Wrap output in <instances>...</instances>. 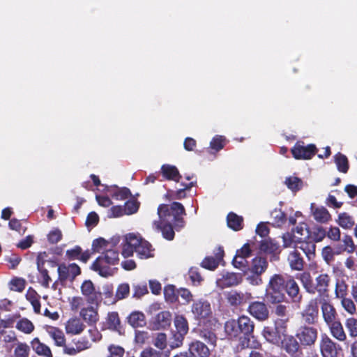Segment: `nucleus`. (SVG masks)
I'll use <instances>...</instances> for the list:
<instances>
[{
    "label": "nucleus",
    "mask_w": 357,
    "mask_h": 357,
    "mask_svg": "<svg viewBox=\"0 0 357 357\" xmlns=\"http://www.w3.org/2000/svg\"><path fill=\"white\" fill-rule=\"evenodd\" d=\"M243 282V275L239 273L225 272L216 280L217 287L221 289L239 285Z\"/></svg>",
    "instance_id": "nucleus-14"
},
{
    "label": "nucleus",
    "mask_w": 357,
    "mask_h": 357,
    "mask_svg": "<svg viewBox=\"0 0 357 357\" xmlns=\"http://www.w3.org/2000/svg\"><path fill=\"white\" fill-rule=\"evenodd\" d=\"M20 317L19 313L8 314L6 319H0V335L6 333L5 329L13 328L16 320Z\"/></svg>",
    "instance_id": "nucleus-45"
},
{
    "label": "nucleus",
    "mask_w": 357,
    "mask_h": 357,
    "mask_svg": "<svg viewBox=\"0 0 357 357\" xmlns=\"http://www.w3.org/2000/svg\"><path fill=\"white\" fill-rule=\"evenodd\" d=\"M108 353L107 357H123L125 350L121 346L110 344L108 347Z\"/></svg>",
    "instance_id": "nucleus-64"
},
{
    "label": "nucleus",
    "mask_w": 357,
    "mask_h": 357,
    "mask_svg": "<svg viewBox=\"0 0 357 357\" xmlns=\"http://www.w3.org/2000/svg\"><path fill=\"white\" fill-rule=\"evenodd\" d=\"M197 184V180L192 181L188 183H181V188L175 190L174 192L172 195V198H175V199H182L186 197V190H189L191 188L195 186Z\"/></svg>",
    "instance_id": "nucleus-50"
},
{
    "label": "nucleus",
    "mask_w": 357,
    "mask_h": 357,
    "mask_svg": "<svg viewBox=\"0 0 357 357\" xmlns=\"http://www.w3.org/2000/svg\"><path fill=\"white\" fill-rule=\"evenodd\" d=\"M342 243L343 245L336 247V254H340L344 252H347L349 254L354 252L356 246L351 236L344 235L342 238Z\"/></svg>",
    "instance_id": "nucleus-40"
},
{
    "label": "nucleus",
    "mask_w": 357,
    "mask_h": 357,
    "mask_svg": "<svg viewBox=\"0 0 357 357\" xmlns=\"http://www.w3.org/2000/svg\"><path fill=\"white\" fill-rule=\"evenodd\" d=\"M334 161L340 172L347 173L349 165L347 156L341 153H338L334 156Z\"/></svg>",
    "instance_id": "nucleus-46"
},
{
    "label": "nucleus",
    "mask_w": 357,
    "mask_h": 357,
    "mask_svg": "<svg viewBox=\"0 0 357 357\" xmlns=\"http://www.w3.org/2000/svg\"><path fill=\"white\" fill-rule=\"evenodd\" d=\"M298 278L306 292L314 294V284L310 273L303 272L300 274Z\"/></svg>",
    "instance_id": "nucleus-42"
},
{
    "label": "nucleus",
    "mask_w": 357,
    "mask_h": 357,
    "mask_svg": "<svg viewBox=\"0 0 357 357\" xmlns=\"http://www.w3.org/2000/svg\"><path fill=\"white\" fill-rule=\"evenodd\" d=\"M287 261L290 268L294 271H301L304 268L305 261L297 249L289 253Z\"/></svg>",
    "instance_id": "nucleus-29"
},
{
    "label": "nucleus",
    "mask_w": 357,
    "mask_h": 357,
    "mask_svg": "<svg viewBox=\"0 0 357 357\" xmlns=\"http://www.w3.org/2000/svg\"><path fill=\"white\" fill-rule=\"evenodd\" d=\"M16 328L26 334L31 333L34 330L33 323L26 318L20 319L15 326Z\"/></svg>",
    "instance_id": "nucleus-57"
},
{
    "label": "nucleus",
    "mask_w": 357,
    "mask_h": 357,
    "mask_svg": "<svg viewBox=\"0 0 357 357\" xmlns=\"http://www.w3.org/2000/svg\"><path fill=\"white\" fill-rule=\"evenodd\" d=\"M247 311L252 317L259 321H266L270 316L268 306L264 301L250 302Z\"/></svg>",
    "instance_id": "nucleus-13"
},
{
    "label": "nucleus",
    "mask_w": 357,
    "mask_h": 357,
    "mask_svg": "<svg viewBox=\"0 0 357 357\" xmlns=\"http://www.w3.org/2000/svg\"><path fill=\"white\" fill-rule=\"evenodd\" d=\"M92 252L89 250L82 251L79 245H75L71 249H68L66 252V258L68 261L79 260L83 263H86L91 258Z\"/></svg>",
    "instance_id": "nucleus-21"
},
{
    "label": "nucleus",
    "mask_w": 357,
    "mask_h": 357,
    "mask_svg": "<svg viewBox=\"0 0 357 357\" xmlns=\"http://www.w3.org/2000/svg\"><path fill=\"white\" fill-rule=\"evenodd\" d=\"M317 149L313 144L305 145L304 142L298 141L291 149L293 157L296 160H310L317 153Z\"/></svg>",
    "instance_id": "nucleus-8"
},
{
    "label": "nucleus",
    "mask_w": 357,
    "mask_h": 357,
    "mask_svg": "<svg viewBox=\"0 0 357 357\" xmlns=\"http://www.w3.org/2000/svg\"><path fill=\"white\" fill-rule=\"evenodd\" d=\"M59 279L61 281H65L69 278L74 280L77 276L81 274L80 267L75 263L66 265L63 263L58 266Z\"/></svg>",
    "instance_id": "nucleus-17"
},
{
    "label": "nucleus",
    "mask_w": 357,
    "mask_h": 357,
    "mask_svg": "<svg viewBox=\"0 0 357 357\" xmlns=\"http://www.w3.org/2000/svg\"><path fill=\"white\" fill-rule=\"evenodd\" d=\"M255 324L247 315H241L238 319H231L225 324V331L230 339H241L242 345L249 347L250 339L254 337Z\"/></svg>",
    "instance_id": "nucleus-2"
},
{
    "label": "nucleus",
    "mask_w": 357,
    "mask_h": 357,
    "mask_svg": "<svg viewBox=\"0 0 357 357\" xmlns=\"http://www.w3.org/2000/svg\"><path fill=\"white\" fill-rule=\"evenodd\" d=\"M268 267V261L266 258L261 257H256L252 260V264L249 269L252 273L257 276H260L266 271Z\"/></svg>",
    "instance_id": "nucleus-32"
},
{
    "label": "nucleus",
    "mask_w": 357,
    "mask_h": 357,
    "mask_svg": "<svg viewBox=\"0 0 357 357\" xmlns=\"http://www.w3.org/2000/svg\"><path fill=\"white\" fill-rule=\"evenodd\" d=\"M31 346L33 350L38 355L44 357H52L50 348L41 342L38 337L34 338L31 342Z\"/></svg>",
    "instance_id": "nucleus-34"
},
{
    "label": "nucleus",
    "mask_w": 357,
    "mask_h": 357,
    "mask_svg": "<svg viewBox=\"0 0 357 357\" xmlns=\"http://www.w3.org/2000/svg\"><path fill=\"white\" fill-rule=\"evenodd\" d=\"M104 326L106 329L121 333L123 326L117 312H109L105 317Z\"/></svg>",
    "instance_id": "nucleus-23"
},
{
    "label": "nucleus",
    "mask_w": 357,
    "mask_h": 357,
    "mask_svg": "<svg viewBox=\"0 0 357 357\" xmlns=\"http://www.w3.org/2000/svg\"><path fill=\"white\" fill-rule=\"evenodd\" d=\"M128 323L133 328L144 327L146 324L144 314L139 311L131 312L127 317Z\"/></svg>",
    "instance_id": "nucleus-33"
},
{
    "label": "nucleus",
    "mask_w": 357,
    "mask_h": 357,
    "mask_svg": "<svg viewBox=\"0 0 357 357\" xmlns=\"http://www.w3.org/2000/svg\"><path fill=\"white\" fill-rule=\"evenodd\" d=\"M311 210L314 219L319 223H327L331 220V215L324 206L315 207L312 204Z\"/></svg>",
    "instance_id": "nucleus-31"
},
{
    "label": "nucleus",
    "mask_w": 357,
    "mask_h": 357,
    "mask_svg": "<svg viewBox=\"0 0 357 357\" xmlns=\"http://www.w3.org/2000/svg\"><path fill=\"white\" fill-rule=\"evenodd\" d=\"M327 326L329 329L330 334L334 339L343 342L347 340V335L340 319L330 324Z\"/></svg>",
    "instance_id": "nucleus-24"
},
{
    "label": "nucleus",
    "mask_w": 357,
    "mask_h": 357,
    "mask_svg": "<svg viewBox=\"0 0 357 357\" xmlns=\"http://www.w3.org/2000/svg\"><path fill=\"white\" fill-rule=\"evenodd\" d=\"M79 314L82 319L90 324H95L99 319L98 310L93 306L82 308Z\"/></svg>",
    "instance_id": "nucleus-35"
},
{
    "label": "nucleus",
    "mask_w": 357,
    "mask_h": 357,
    "mask_svg": "<svg viewBox=\"0 0 357 357\" xmlns=\"http://www.w3.org/2000/svg\"><path fill=\"white\" fill-rule=\"evenodd\" d=\"M162 220H155L153 222V227L158 231H161L163 238L168 241L174 239L175 233L173 229L172 225L170 223L162 224Z\"/></svg>",
    "instance_id": "nucleus-30"
},
{
    "label": "nucleus",
    "mask_w": 357,
    "mask_h": 357,
    "mask_svg": "<svg viewBox=\"0 0 357 357\" xmlns=\"http://www.w3.org/2000/svg\"><path fill=\"white\" fill-rule=\"evenodd\" d=\"M281 348L291 357H303V346L295 335H285L281 341Z\"/></svg>",
    "instance_id": "nucleus-7"
},
{
    "label": "nucleus",
    "mask_w": 357,
    "mask_h": 357,
    "mask_svg": "<svg viewBox=\"0 0 357 357\" xmlns=\"http://www.w3.org/2000/svg\"><path fill=\"white\" fill-rule=\"evenodd\" d=\"M191 311L195 319L199 321L208 318L212 314L211 304L207 301L202 299L198 300L192 304Z\"/></svg>",
    "instance_id": "nucleus-16"
},
{
    "label": "nucleus",
    "mask_w": 357,
    "mask_h": 357,
    "mask_svg": "<svg viewBox=\"0 0 357 357\" xmlns=\"http://www.w3.org/2000/svg\"><path fill=\"white\" fill-rule=\"evenodd\" d=\"M188 354H192L193 357H208L210 351L204 343L195 340L190 344Z\"/></svg>",
    "instance_id": "nucleus-26"
},
{
    "label": "nucleus",
    "mask_w": 357,
    "mask_h": 357,
    "mask_svg": "<svg viewBox=\"0 0 357 357\" xmlns=\"http://www.w3.org/2000/svg\"><path fill=\"white\" fill-rule=\"evenodd\" d=\"M227 226L234 231H240L243 228V218L234 212H230L227 216Z\"/></svg>",
    "instance_id": "nucleus-37"
},
{
    "label": "nucleus",
    "mask_w": 357,
    "mask_h": 357,
    "mask_svg": "<svg viewBox=\"0 0 357 357\" xmlns=\"http://www.w3.org/2000/svg\"><path fill=\"white\" fill-rule=\"evenodd\" d=\"M164 296L167 302L174 303L178 301V289L173 284H167L164 288Z\"/></svg>",
    "instance_id": "nucleus-49"
},
{
    "label": "nucleus",
    "mask_w": 357,
    "mask_h": 357,
    "mask_svg": "<svg viewBox=\"0 0 357 357\" xmlns=\"http://www.w3.org/2000/svg\"><path fill=\"white\" fill-rule=\"evenodd\" d=\"M176 331L173 333L176 347L182 344L185 335L188 333L189 326L187 319L183 315L177 314L174 320Z\"/></svg>",
    "instance_id": "nucleus-11"
},
{
    "label": "nucleus",
    "mask_w": 357,
    "mask_h": 357,
    "mask_svg": "<svg viewBox=\"0 0 357 357\" xmlns=\"http://www.w3.org/2000/svg\"><path fill=\"white\" fill-rule=\"evenodd\" d=\"M26 299L31 304L33 311L36 314H40V296L35 289L29 287L25 295Z\"/></svg>",
    "instance_id": "nucleus-38"
},
{
    "label": "nucleus",
    "mask_w": 357,
    "mask_h": 357,
    "mask_svg": "<svg viewBox=\"0 0 357 357\" xmlns=\"http://www.w3.org/2000/svg\"><path fill=\"white\" fill-rule=\"evenodd\" d=\"M144 239L134 234H129L125 237L123 243L121 254L124 257L132 256L137 247L139 245Z\"/></svg>",
    "instance_id": "nucleus-18"
},
{
    "label": "nucleus",
    "mask_w": 357,
    "mask_h": 357,
    "mask_svg": "<svg viewBox=\"0 0 357 357\" xmlns=\"http://www.w3.org/2000/svg\"><path fill=\"white\" fill-rule=\"evenodd\" d=\"M100 256L106 261V263L112 266L117 264L119 261V252L116 250H106Z\"/></svg>",
    "instance_id": "nucleus-51"
},
{
    "label": "nucleus",
    "mask_w": 357,
    "mask_h": 357,
    "mask_svg": "<svg viewBox=\"0 0 357 357\" xmlns=\"http://www.w3.org/2000/svg\"><path fill=\"white\" fill-rule=\"evenodd\" d=\"M172 321V313L169 311L164 310L153 317L150 324L154 330L167 329L170 327Z\"/></svg>",
    "instance_id": "nucleus-15"
},
{
    "label": "nucleus",
    "mask_w": 357,
    "mask_h": 357,
    "mask_svg": "<svg viewBox=\"0 0 357 357\" xmlns=\"http://www.w3.org/2000/svg\"><path fill=\"white\" fill-rule=\"evenodd\" d=\"M30 348L26 343H18L15 348L13 357H29Z\"/></svg>",
    "instance_id": "nucleus-62"
},
{
    "label": "nucleus",
    "mask_w": 357,
    "mask_h": 357,
    "mask_svg": "<svg viewBox=\"0 0 357 357\" xmlns=\"http://www.w3.org/2000/svg\"><path fill=\"white\" fill-rule=\"evenodd\" d=\"M26 284L24 278L15 277L9 282V288L11 291L21 293L24 290Z\"/></svg>",
    "instance_id": "nucleus-58"
},
{
    "label": "nucleus",
    "mask_w": 357,
    "mask_h": 357,
    "mask_svg": "<svg viewBox=\"0 0 357 357\" xmlns=\"http://www.w3.org/2000/svg\"><path fill=\"white\" fill-rule=\"evenodd\" d=\"M111 264L106 263V261L100 256L98 257L92 263L91 268L97 272L102 277H108L112 275Z\"/></svg>",
    "instance_id": "nucleus-25"
},
{
    "label": "nucleus",
    "mask_w": 357,
    "mask_h": 357,
    "mask_svg": "<svg viewBox=\"0 0 357 357\" xmlns=\"http://www.w3.org/2000/svg\"><path fill=\"white\" fill-rule=\"evenodd\" d=\"M229 305L234 307L243 306L253 299L251 292L231 290L225 294Z\"/></svg>",
    "instance_id": "nucleus-12"
},
{
    "label": "nucleus",
    "mask_w": 357,
    "mask_h": 357,
    "mask_svg": "<svg viewBox=\"0 0 357 357\" xmlns=\"http://www.w3.org/2000/svg\"><path fill=\"white\" fill-rule=\"evenodd\" d=\"M301 238H296L294 234V231L286 232L282 234V247L284 248H294L297 249L298 244Z\"/></svg>",
    "instance_id": "nucleus-44"
},
{
    "label": "nucleus",
    "mask_w": 357,
    "mask_h": 357,
    "mask_svg": "<svg viewBox=\"0 0 357 357\" xmlns=\"http://www.w3.org/2000/svg\"><path fill=\"white\" fill-rule=\"evenodd\" d=\"M301 249L308 258L309 260L313 259L315 256L316 245L313 241H303L300 238V242L298 244L297 249Z\"/></svg>",
    "instance_id": "nucleus-41"
},
{
    "label": "nucleus",
    "mask_w": 357,
    "mask_h": 357,
    "mask_svg": "<svg viewBox=\"0 0 357 357\" xmlns=\"http://www.w3.org/2000/svg\"><path fill=\"white\" fill-rule=\"evenodd\" d=\"M130 293V287L127 283H123L118 286L116 294L112 303H115L116 301L119 300H122L126 298Z\"/></svg>",
    "instance_id": "nucleus-56"
},
{
    "label": "nucleus",
    "mask_w": 357,
    "mask_h": 357,
    "mask_svg": "<svg viewBox=\"0 0 357 357\" xmlns=\"http://www.w3.org/2000/svg\"><path fill=\"white\" fill-rule=\"evenodd\" d=\"M344 325L349 333V337L353 339L357 338V318L350 317L346 319Z\"/></svg>",
    "instance_id": "nucleus-54"
},
{
    "label": "nucleus",
    "mask_w": 357,
    "mask_h": 357,
    "mask_svg": "<svg viewBox=\"0 0 357 357\" xmlns=\"http://www.w3.org/2000/svg\"><path fill=\"white\" fill-rule=\"evenodd\" d=\"M50 336L54 340L55 345L63 347L66 343V337L63 332L58 328L52 327L48 331Z\"/></svg>",
    "instance_id": "nucleus-47"
},
{
    "label": "nucleus",
    "mask_w": 357,
    "mask_h": 357,
    "mask_svg": "<svg viewBox=\"0 0 357 357\" xmlns=\"http://www.w3.org/2000/svg\"><path fill=\"white\" fill-rule=\"evenodd\" d=\"M82 294L86 298V302L90 305L98 307L102 301V293L96 291L91 280H84L81 285Z\"/></svg>",
    "instance_id": "nucleus-10"
},
{
    "label": "nucleus",
    "mask_w": 357,
    "mask_h": 357,
    "mask_svg": "<svg viewBox=\"0 0 357 357\" xmlns=\"http://www.w3.org/2000/svg\"><path fill=\"white\" fill-rule=\"evenodd\" d=\"M158 215L161 220L172 217L171 220L176 225L183 227L184 224L183 215H185L186 213L181 203L174 202L170 205L165 204H160L158 207Z\"/></svg>",
    "instance_id": "nucleus-3"
},
{
    "label": "nucleus",
    "mask_w": 357,
    "mask_h": 357,
    "mask_svg": "<svg viewBox=\"0 0 357 357\" xmlns=\"http://www.w3.org/2000/svg\"><path fill=\"white\" fill-rule=\"evenodd\" d=\"M112 197L116 200H124L132 195L129 188L116 187L114 191L111 194Z\"/></svg>",
    "instance_id": "nucleus-60"
},
{
    "label": "nucleus",
    "mask_w": 357,
    "mask_h": 357,
    "mask_svg": "<svg viewBox=\"0 0 357 357\" xmlns=\"http://www.w3.org/2000/svg\"><path fill=\"white\" fill-rule=\"evenodd\" d=\"M225 137L221 135L215 136L210 142V146L207 149L214 150L218 152L222 149L225 146ZM209 151L208 150H207Z\"/></svg>",
    "instance_id": "nucleus-61"
},
{
    "label": "nucleus",
    "mask_w": 357,
    "mask_h": 357,
    "mask_svg": "<svg viewBox=\"0 0 357 357\" xmlns=\"http://www.w3.org/2000/svg\"><path fill=\"white\" fill-rule=\"evenodd\" d=\"M273 218L272 225L273 227H280L287 221V215L281 209H274L271 213Z\"/></svg>",
    "instance_id": "nucleus-48"
},
{
    "label": "nucleus",
    "mask_w": 357,
    "mask_h": 357,
    "mask_svg": "<svg viewBox=\"0 0 357 357\" xmlns=\"http://www.w3.org/2000/svg\"><path fill=\"white\" fill-rule=\"evenodd\" d=\"M199 335L202 338L206 343L213 346V347L216 345L217 336L215 333V330L211 328H208L204 324L199 331Z\"/></svg>",
    "instance_id": "nucleus-36"
},
{
    "label": "nucleus",
    "mask_w": 357,
    "mask_h": 357,
    "mask_svg": "<svg viewBox=\"0 0 357 357\" xmlns=\"http://www.w3.org/2000/svg\"><path fill=\"white\" fill-rule=\"evenodd\" d=\"M262 335L268 342L273 344H279L282 341V337L278 326H264Z\"/></svg>",
    "instance_id": "nucleus-28"
},
{
    "label": "nucleus",
    "mask_w": 357,
    "mask_h": 357,
    "mask_svg": "<svg viewBox=\"0 0 357 357\" xmlns=\"http://www.w3.org/2000/svg\"><path fill=\"white\" fill-rule=\"evenodd\" d=\"M302 325L314 326L319 319V306L316 298L311 299L301 312Z\"/></svg>",
    "instance_id": "nucleus-6"
},
{
    "label": "nucleus",
    "mask_w": 357,
    "mask_h": 357,
    "mask_svg": "<svg viewBox=\"0 0 357 357\" xmlns=\"http://www.w3.org/2000/svg\"><path fill=\"white\" fill-rule=\"evenodd\" d=\"M85 328V325L77 318L70 319L68 321L66 326L67 333L73 335L81 333Z\"/></svg>",
    "instance_id": "nucleus-39"
},
{
    "label": "nucleus",
    "mask_w": 357,
    "mask_h": 357,
    "mask_svg": "<svg viewBox=\"0 0 357 357\" xmlns=\"http://www.w3.org/2000/svg\"><path fill=\"white\" fill-rule=\"evenodd\" d=\"M295 335L304 348L312 347L317 341L318 329L314 326L301 325Z\"/></svg>",
    "instance_id": "nucleus-5"
},
{
    "label": "nucleus",
    "mask_w": 357,
    "mask_h": 357,
    "mask_svg": "<svg viewBox=\"0 0 357 357\" xmlns=\"http://www.w3.org/2000/svg\"><path fill=\"white\" fill-rule=\"evenodd\" d=\"M331 277L327 273H321L315 278L314 294L319 296H328Z\"/></svg>",
    "instance_id": "nucleus-22"
},
{
    "label": "nucleus",
    "mask_w": 357,
    "mask_h": 357,
    "mask_svg": "<svg viewBox=\"0 0 357 357\" xmlns=\"http://www.w3.org/2000/svg\"><path fill=\"white\" fill-rule=\"evenodd\" d=\"M284 183L294 192L299 191L303 188V181L296 176L287 177Z\"/></svg>",
    "instance_id": "nucleus-52"
},
{
    "label": "nucleus",
    "mask_w": 357,
    "mask_h": 357,
    "mask_svg": "<svg viewBox=\"0 0 357 357\" xmlns=\"http://www.w3.org/2000/svg\"><path fill=\"white\" fill-rule=\"evenodd\" d=\"M161 174L165 179L178 183L182 178L178 168L172 165L165 164L161 167Z\"/></svg>",
    "instance_id": "nucleus-27"
},
{
    "label": "nucleus",
    "mask_w": 357,
    "mask_h": 357,
    "mask_svg": "<svg viewBox=\"0 0 357 357\" xmlns=\"http://www.w3.org/2000/svg\"><path fill=\"white\" fill-rule=\"evenodd\" d=\"M319 349L322 357H337L341 346L326 334L322 335L319 341Z\"/></svg>",
    "instance_id": "nucleus-9"
},
{
    "label": "nucleus",
    "mask_w": 357,
    "mask_h": 357,
    "mask_svg": "<svg viewBox=\"0 0 357 357\" xmlns=\"http://www.w3.org/2000/svg\"><path fill=\"white\" fill-rule=\"evenodd\" d=\"M337 223L343 229H349L353 227L355 221L347 213H342L338 215Z\"/></svg>",
    "instance_id": "nucleus-53"
},
{
    "label": "nucleus",
    "mask_w": 357,
    "mask_h": 357,
    "mask_svg": "<svg viewBox=\"0 0 357 357\" xmlns=\"http://www.w3.org/2000/svg\"><path fill=\"white\" fill-rule=\"evenodd\" d=\"M259 250L271 255V260H278L281 252L280 245L278 242L271 238L264 239L259 245Z\"/></svg>",
    "instance_id": "nucleus-19"
},
{
    "label": "nucleus",
    "mask_w": 357,
    "mask_h": 357,
    "mask_svg": "<svg viewBox=\"0 0 357 357\" xmlns=\"http://www.w3.org/2000/svg\"><path fill=\"white\" fill-rule=\"evenodd\" d=\"M321 310L326 326L340 319L335 307L330 301L324 300L321 303Z\"/></svg>",
    "instance_id": "nucleus-20"
},
{
    "label": "nucleus",
    "mask_w": 357,
    "mask_h": 357,
    "mask_svg": "<svg viewBox=\"0 0 357 357\" xmlns=\"http://www.w3.org/2000/svg\"><path fill=\"white\" fill-rule=\"evenodd\" d=\"M152 251V245L151 243L144 239L139 245L137 247L135 252L139 258L147 259L153 257Z\"/></svg>",
    "instance_id": "nucleus-43"
},
{
    "label": "nucleus",
    "mask_w": 357,
    "mask_h": 357,
    "mask_svg": "<svg viewBox=\"0 0 357 357\" xmlns=\"http://www.w3.org/2000/svg\"><path fill=\"white\" fill-rule=\"evenodd\" d=\"M222 257H215L213 256L206 257L201 263V266L204 268L214 271L220 264Z\"/></svg>",
    "instance_id": "nucleus-55"
},
{
    "label": "nucleus",
    "mask_w": 357,
    "mask_h": 357,
    "mask_svg": "<svg viewBox=\"0 0 357 357\" xmlns=\"http://www.w3.org/2000/svg\"><path fill=\"white\" fill-rule=\"evenodd\" d=\"M139 207V202L136 199H129L126 202L123 208L126 215L135 213Z\"/></svg>",
    "instance_id": "nucleus-63"
},
{
    "label": "nucleus",
    "mask_w": 357,
    "mask_h": 357,
    "mask_svg": "<svg viewBox=\"0 0 357 357\" xmlns=\"http://www.w3.org/2000/svg\"><path fill=\"white\" fill-rule=\"evenodd\" d=\"M287 294L291 301L300 305L303 301V294L298 282L293 276L274 274L273 275L266 287L265 298L271 304L282 303Z\"/></svg>",
    "instance_id": "nucleus-1"
},
{
    "label": "nucleus",
    "mask_w": 357,
    "mask_h": 357,
    "mask_svg": "<svg viewBox=\"0 0 357 357\" xmlns=\"http://www.w3.org/2000/svg\"><path fill=\"white\" fill-rule=\"evenodd\" d=\"M233 266L243 272H246L249 269V263L247 258L241 255H235L232 259Z\"/></svg>",
    "instance_id": "nucleus-59"
},
{
    "label": "nucleus",
    "mask_w": 357,
    "mask_h": 357,
    "mask_svg": "<svg viewBox=\"0 0 357 357\" xmlns=\"http://www.w3.org/2000/svg\"><path fill=\"white\" fill-rule=\"evenodd\" d=\"M335 298L340 300L341 305L343 309L350 315L357 313L356 305L354 301L349 297V284L344 278H337L335 284Z\"/></svg>",
    "instance_id": "nucleus-4"
}]
</instances>
